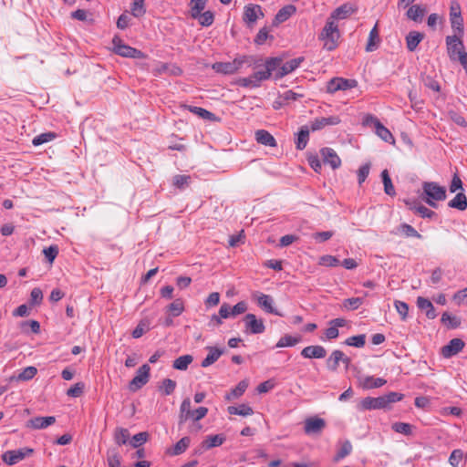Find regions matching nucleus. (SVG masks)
Instances as JSON below:
<instances>
[{
  "instance_id": "1",
  "label": "nucleus",
  "mask_w": 467,
  "mask_h": 467,
  "mask_svg": "<svg viewBox=\"0 0 467 467\" xmlns=\"http://www.w3.org/2000/svg\"><path fill=\"white\" fill-rule=\"evenodd\" d=\"M403 397V394L398 392H389L377 398L367 397L358 402V409L359 410L386 409L389 404L401 400Z\"/></svg>"
},
{
  "instance_id": "2",
  "label": "nucleus",
  "mask_w": 467,
  "mask_h": 467,
  "mask_svg": "<svg viewBox=\"0 0 467 467\" xmlns=\"http://www.w3.org/2000/svg\"><path fill=\"white\" fill-rule=\"evenodd\" d=\"M340 33L337 25L330 19H327L326 25L319 36L324 42L323 47L327 51H332L338 46Z\"/></svg>"
},
{
  "instance_id": "3",
  "label": "nucleus",
  "mask_w": 467,
  "mask_h": 467,
  "mask_svg": "<svg viewBox=\"0 0 467 467\" xmlns=\"http://www.w3.org/2000/svg\"><path fill=\"white\" fill-rule=\"evenodd\" d=\"M423 193L426 195L424 201L430 206L437 208V201H443L446 198V190L436 182H424L422 185Z\"/></svg>"
},
{
  "instance_id": "4",
  "label": "nucleus",
  "mask_w": 467,
  "mask_h": 467,
  "mask_svg": "<svg viewBox=\"0 0 467 467\" xmlns=\"http://www.w3.org/2000/svg\"><path fill=\"white\" fill-rule=\"evenodd\" d=\"M363 125L372 127L375 133L385 142H395V139L389 130L387 129L375 116L367 114L363 119Z\"/></svg>"
},
{
  "instance_id": "5",
  "label": "nucleus",
  "mask_w": 467,
  "mask_h": 467,
  "mask_svg": "<svg viewBox=\"0 0 467 467\" xmlns=\"http://www.w3.org/2000/svg\"><path fill=\"white\" fill-rule=\"evenodd\" d=\"M462 36L458 35L448 36L446 37L447 53L451 61L458 60L461 62V57L463 54H467L464 51V46L461 39Z\"/></svg>"
},
{
  "instance_id": "6",
  "label": "nucleus",
  "mask_w": 467,
  "mask_h": 467,
  "mask_svg": "<svg viewBox=\"0 0 467 467\" xmlns=\"http://www.w3.org/2000/svg\"><path fill=\"white\" fill-rule=\"evenodd\" d=\"M34 453L32 448L24 447L18 450L6 451L2 454V460L7 465H15Z\"/></svg>"
},
{
  "instance_id": "7",
  "label": "nucleus",
  "mask_w": 467,
  "mask_h": 467,
  "mask_svg": "<svg viewBox=\"0 0 467 467\" xmlns=\"http://www.w3.org/2000/svg\"><path fill=\"white\" fill-rule=\"evenodd\" d=\"M150 368L148 364H144L139 368L136 376L130 380L129 389L136 392L146 385L150 379Z\"/></svg>"
},
{
  "instance_id": "8",
  "label": "nucleus",
  "mask_w": 467,
  "mask_h": 467,
  "mask_svg": "<svg viewBox=\"0 0 467 467\" xmlns=\"http://www.w3.org/2000/svg\"><path fill=\"white\" fill-rule=\"evenodd\" d=\"M265 16L259 5H247L244 8L243 20L248 27H253L259 18Z\"/></svg>"
},
{
  "instance_id": "9",
  "label": "nucleus",
  "mask_w": 467,
  "mask_h": 467,
  "mask_svg": "<svg viewBox=\"0 0 467 467\" xmlns=\"http://www.w3.org/2000/svg\"><path fill=\"white\" fill-rule=\"evenodd\" d=\"M342 362L345 365L346 369L348 368L351 363L350 358L346 356L341 350L336 349L332 351L330 356L326 361L327 368L330 371H337L339 366V363Z\"/></svg>"
},
{
  "instance_id": "10",
  "label": "nucleus",
  "mask_w": 467,
  "mask_h": 467,
  "mask_svg": "<svg viewBox=\"0 0 467 467\" xmlns=\"http://www.w3.org/2000/svg\"><path fill=\"white\" fill-rule=\"evenodd\" d=\"M358 82L355 79L334 78L327 82V91L333 94L338 90H348L356 88Z\"/></svg>"
},
{
  "instance_id": "11",
  "label": "nucleus",
  "mask_w": 467,
  "mask_h": 467,
  "mask_svg": "<svg viewBox=\"0 0 467 467\" xmlns=\"http://www.w3.org/2000/svg\"><path fill=\"white\" fill-rule=\"evenodd\" d=\"M112 43L114 52L121 57L140 58L142 56L141 51L123 44L119 37H114Z\"/></svg>"
},
{
  "instance_id": "12",
  "label": "nucleus",
  "mask_w": 467,
  "mask_h": 467,
  "mask_svg": "<svg viewBox=\"0 0 467 467\" xmlns=\"http://www.w3.org/2000/svg\"><path fill=\"white\" fill-rule=\"evenodd\" d=\"M244 322L246 333L262 334L265 330L263 319H258L254 314H246Z\"/></svg>"
},
{
  "instance_id": "13",
  "label": "nucleus",
  "mask_w": 467,
  "mask_h": 467,
  "mask_svg": "<svg viewBox=\"0 0 467 467\" xmlns=\"http://www.w3.org/2000/svg\"><path fill=\"white\" fill-rule=\"evenodd\" d=\"M253 298L256 301L258 306L261 307L265 312L279 317L283 316L278 310H276L273 306L274 299L271 296L257 292L253 295Z\"/></svg>"
},
{
  "instance_id": "14",
  "label": "nucleus",
  "mask_w": 467,
  "mask_h": 467,
  "mask_svg": "<svg viewBox=\"0 0 467 467\" xmlns=\"http://www.w3.org/2000/svg\"><path fill=\"white\" fill-rule=\"evenodd\" d=\"M325 427V420L315 416L306 419L304 431L308 435L320 434Z\"/></svg>"
},
{
  "instance_id": "15",
  "label": "nucleus",
  "mask_w": 467,
  "mask_h": 467,
  "mask_svg": "<svg viewBox=\"0 0 467 467\" xmlns=\"http://www.w3.org/2000/svg\"><path fill=\"white\" fill-rule=\"evenodd\" d=\"M212 68L217 72L223 75H232L236 73L240 69V63L235 61V58L233 61L229 62H216L212 65Z\"/></svg>"
},
{
  "instance_id": "16",
  "label": "nucleus",
  "mask_w": 467,
  "mask_h": 467,
  "mask_svg": "<svg viewBox=\"0 0 467 467\" xmlns=\"http://www.w3.org/2000/svg\"><path fill=\"white\" fill-rule=\"evenodd\" d=\"M464 342L461 338H453L450 342L443 346L441 348V355L445 358H450L457 355L464 348Z\"/></svg>"
},
{
  "instance_id": "17",
  "label": "nucleus",
  "mask_w": 467,
  "mask_h": 467,
  "mask_svg": "<svg viewBox=\"0 0 467 467\" xmlns=\"http://www.w3.org/2000/svg\"><path fill=\"white\" fill-rule=\"evenodd\" d=\"M56 422L54 416L35 417L26 421V427L32 430H43Z\"/></svg>"
},
{
  "instance_id": "18",
  "label": "nucleus",
  "mask_w": 467,
  "mask_h": 467,
  "mask_svg": "<svg viewBox=\"0 0 467 467\" xmlns=\"http://www.w3.org/2000/svg\"><path fill=\"white\" fill-rule=\"evenodd\" d=\"M304 61V57H296L284 63L276 71L275 77L276 79L282 78L289 73L296 70Z\"/></svg>"
},
{
  "instance_id": "19",
  "label": "nucleus",
  "mask_w": 467,
  "mask_h": 467,
  "mask_svg": "<svg viewBox=\"0 0 467 467\" xmlns=\"http://www.w3.org/2000/svg\"><path fill=\"white\" fill-rule=\"evenodd\" d=\"M340 123L338 116L322 117L314 119L311 122L310 129L312 131L322 130L326 126H335Z\"/></svg>"
},
{
  "instance_id": "20",
  "label": "nucleus",
  "mask_w": 467,
  "mask_h": 467,
  "mask_svg": "<svg viewBox=\"0 0 467 467\" xmlns=\"http://www.w3.org/2000/svg\"><path fill=\"white\" fill-rule=\"evenodd\" d=\"M355 12L356 8L351 4H343L331 13L328 19L333 20L334 22L335 20L346 19Z\"/></svg>"
},
{
  "instance_id": "21",
  "label": "nucleus",
  "mask_w": 467,
  "mask_h": 467,
  "mask_svg": "<svg viewBox=\"0 0 467 467\" xmlns=\"http://www.w3.org/2000/svg\"><path fill=\"white\" fill-rule=\"evenodd\" d=\"M321 155L324 163L330 165L332 169L335 170L340 167L341 160L333 149L323 148L321 150Z\"/></svg>"
},
{
  "instance_id": "22",
  "label": "nucleus",
  "mask_w": 467,
  "mask_h": 467,
  "mask_svg": "<svg viewBox=\"0 0 467 467\" xmlns=\"http://www.w3.org/2000/svg\"><path fill=\"white\" fill-rule=\"evenodd\" d=\"M405 203L410 210L419 213L422 218L431 219L436 215V213L433 211L420 204L416 200H405Z\"/></svg>"
},
{
  "instance_id": "23",
  "label": "nucleus",
  "mask_w": 467,
  "mask_h": 467,
  "mask_svg": "<svg viewBox=\"0 0 467 467\" xmlns=\"http://www.w3.org/2000/svg\"><path fill=\"white\" fill-rule=\"evenodd\" d=\"M301 355L305 358H324L327 355V350L319 345L308 346L302 349Z\"/></svg>"
},
{
  "instance_id": "24",
  "label": "nucleus",
  "mask_w": 467,
  "mask_h": 467,
  "mask_svg": "<svg viewBox=\"0 0 467 467\" xmlns=\"http://www.w3.org/2000/svg\"><path fill=\"white\" fill-rule=\"evenodd\" d=\"M347 324L345 318H335L329 321V327L326 329L325 335L327 339H335L338 337V327H342Z\"/></svg>"
},
{
  "instance_id": "25",
  "label": "nucleus",
  "mask_w": 467,
  "mask_h": 467,
  "mask_svg": "<svg viewBox=\"0 0 467 467\" xmlns=\"http://www.w3.org/2000/svg\"><path fill=\"white\" fill-rule=\"evenodd\" d=\"M223 434L209 435L201 444V450H210L214 447L221 446L225 441Z\"/></svg>"
},
{
  "instance_id": "26",
  "label": "nucleus",
  "mask_w": 467,
  "mask_h": 467,
  "mask_svg": "<svg viewBox=\"0 0 467 467\" xmlns=\"http://www.w3.org/2000/svg\"><path fill=\"white\" fill-rule=\"evenodd\" d=\"M209 351L206 358L202 361L201 366L202 368H207L213 365L215 361L219 359V358L223 354V349L217 348L215 347H207Z\"/></svg>"
},
{
  "instance_id": "27",
  "label": "nucleus",
  "mask_w": 467,
  "mask_h": 467,
  "mask_svg": "<svg viewBox=\"0 0 467 467\" xmlns=\"http://www.w3.org/2000/svg\"><path fill=\"white\" fill-rule=\"evenodd\" d=\"M255 140L258 143L269 146V147H275L276 146V140L273 137L271 133H269L265 130H258L255 131Z\"/></svg>"
},
{
  "instance_id": "28",
  "label": "nucleus",
  "mask_w": 467,
  "mask_h": 467,
  "mask_svg": "<svg viewBox=\"0 0 467 467\" xmlns=\"http://www.w3.org/2000/svg\"><path fill=\"white\" fill-rule=\"evenodd\" d=\"M417 306L420 310L425 311L428 318L433 319L436 317L437 314L435 312V308L429 299L421 296L418 297Z\"/></svg>"
},
{
  "instance_id": "29",
  "label": "nucleus",
  "mask_w": 467,
  "mask_h": 467,
  "mask_svg": "<svg viewBox=\"0 0 467 467\" xmlns=\"http://www.w3.org/2000/svg\"><path fill=\"white\" fill-rule=\"evenodd\" d=\"M296 12V7L293 5H287L282 7L275 16V22L276 24L286 21L291 16Z\"/></svg>"
},
{
  "instance_id": "30",
  "label": "nucleus",
  "mask_w": 467,
  "mask_h": 467,
  "mask_svg": "<svg viewBox=\"0 0 467 467\" xmlns=\"http://www.w3.org/2000/svg\"><path fill=\"white\" fill-rule=\"evenodd\" d=\"M424 37V35L420 33V32H417V31H411L408 34V36H406V44H407V48L409 49V51H414L418 45L421 42V40L423 39Z\"/></svg>"
},
{
  "instance_id": "31",
  "label": "nucleus",
  "mask_w": 467,
  "mask_h": 467,
  "mask_svg": "<svg viewBox=\"0 0 467 467\" xmlns=\"http://www.w3.org/2000/svg\"><path fill=\"white\" fill-rule=\"evenodd\" d=\"M387 380L381 378H375L373 376H367L362 379V387L364 389H377L384 386Z\"/></svg>"
},
{
  "instance_id": "32",
  "label": "nucleus",
  "mask_w": 467,
  "mask_h": 467,
  "mask_svg": "<svg viewBox=\"0 0 467 467\" xmlns=\"http://www.w3.org/2000/svg\"><path fill=\"white\" fill-rule=\"evenodd\" d=\"M310 128L308 126H302L297 133V140L296 141L297 150H304L307 144Z\"/></svg>"
},
{
  "instance_id": "33",
  "label": "nucleus",
  "mask_w": 467,
  "mask_h": 467,
  "mask_svg": "<svg viewBox=\"0 0 467 467\" xmlns=\"http://www.w3.org/2000/svg\"><path fill=\"white\" fill-rule=\"evenodd\" d=\"M227 410L231 415H240L244 417L251 416L254 414L253 409L247 404H241L237 407L229 406Z\"/></svg>"
},
{
  "instance_id": "34",
  "label": "nucleus",
  "mask_w": 467,
  "mask_h": 467,
  "mask_svg": "<svg viewBox=\"0 0 467 467\" xmlns=\"http://www.w3.org/2000/svg\"><path fill=\"white\" fill-rule=\"evenodd\" d=\"M248 383L246 380L240 381L237 386L225 395V400H232L241 397L246 390Z\"/></svg>"
},
{
  "instance_id": "35",
  "label": "nucleus",
  "mask_w": 467,
  "mask_h": 467,
  "mask_svg": "<svg viewBox=\"0 0 467 467\" xmlns=\"http://www.w3.org/2000/svg\"><path fill=\"white\" fill-rule=\"evenodd\" d=\"M451 208L458 209L459 211H464L467 208V198L463 192H458L455 197L449 202Z\"/></svg>"
},
{
  "instance_id": "36",
  "label": "nucleus",
  "mask_w": 467,
  "mask_h": 467,
  "mask_svg": "<svg viewBox=\"0 0 467 467\" xmlns=\"http://www.w3.org/2000/svg\"><path fill=\"white\" fill-rule=\"evenodd\" d=\"M379 31L377 25L370 30L368 36V41L366 46V51L371 52L378 48L379 46Z\"/></svg>"
},
{
  "instance_id": "37",
  "label": "nucleus",
  "mask_w": 467,
  "mask_h": 467,
  "mask_svg": "<svg viewBox=\"0 0 467 467\" xmlns=\"http://www.w3.org/2000/svg\"><path fill=\"white\" fill-rule=\"evenodd\" d=\"M193 358L191 355H183L177 358L172 364L173 368L178 370H186L192 362Z\"/></svg>"
},
{
  "instance_id": "38",
  "label": "nucleus",
  "mask_w": 467,
  "mask_h": 467,
  "mask_svg": "<svg viewBox=\"0 0 467 467\" xmlns=\"http://www.w3.org/2000/svg\"><path fill=\"white\" fill-rule=\"evenodd\" d=\"M191 400L189 398H186L182 400L180 407V414H179V423L182 424L187 421L188 414L191 413Z\"/></svg>"
},
{
  "instance_id": "39",
  "label": "nucleus",
  "mask_w": 467,
  "mask_h": 467,
  "mask_svg": "<svg viewBox=\"0 0 467 467\" xmlns=\"http://www.w3.org/2000/svg\"><path fill=\"white\" fill-rule=\"evenodd\" d=\"M381 178H382V182H383V185H384V192H385V193L389 195V196H394L396 194V192H395V189H394V186L392 184V182H391V179L389 177L388 170L382 171Z\"/></svg>"
},
{
  "instance_id": "40",
  "label": "nucleus",
  "mask_w": 467,
  "mask_h": 467,
  "mask_svg": "<svg viewBox=\"0 0 467 467\" xmlns=\"http://www.w3.org/2000/svg\"><path fill=\"white\" fill-rule=\"evenodd\" d=\"M191 443V439L188 436L182 438L172 448L171 455H180L183 453Z\"/></svg>"
},
{
  "instance_id": "41",
  "label": "nucleus",
  "mask_w": 467,
  "mask_h": 467,
  "mask_svg": "<svg viewBox=\"0 0 467 467\" xmlns=\"http://www.w3.org/2000/svg\"><path fill=\"white\" fill-rule=\"evenodd\" d=\"M424 12L425 10L420 5H411L407 11V16L410 19L418 22L421 20L422 16H424Z\"/></svg>"
},
{
  "instance_id": "42",
  "label": "nucleus",
  "mask_w": 467,
  "mask_h": 467,
  "mask_svg": "<svg viewBox=\"0 0 467 467\" xmlns=\"http://www.w3.org/2000/svg\"><path fill=\"white\" fill-rule=\"evenodd\" d=\"M301 340L300 337H292L290 335H285L282 337L278 342L276 343V348H286V347H293L299 343Z\"/></svg>"
},
{
  "instance_id": "43",
  "label": "nucleus",
  "mask_w": 467,
  "mask_h": 467,
  "mask_svg": "<svg viewBox=\"0 0 467 467\" xmlns=\"http://www.w3.org/2000/svg\"><path fill=\"white\" fill-rule=\"evenodd\" d=\"M167 311L172 317H178L184 311V306L182 299L177 298L167 306Z\"/></svg>"
},
{
  "instance_id": "44",
  "label": "nucleus",
  "mask_w": 467,
  "mask_h": 467,
  "mask_svg": "<svg viewBox=\"0 0 467 467\" xmlns=\"http://www.w3.org/2000/svg\"><path fill=\"white\" fill-rule=\"evenodd\" d=\"M130 439V432L127 429L117 428L114 432V440L117 444H126Z\"/></svg>"
},
{
  "instance_id": "45",
  "label": "nucleus",
  "mask_w": 467,
  "mask_h": 467,
  "mask_svg": "<svg viewBox=\"0 0 467 467\" xmlns=\"http://www.w3.org/2000/svg\"><path fill=\"white\" fill-rule=\"evenodd\" d=\"M191 182V176L189 175H175L172 179V184L174 187L180 190L185 189Z\"/></svg>"
},
{
  "instance_id": "46",
  "label": "nucleus",
  "mask_w": 467,
  "mask_h": 467,
  "mask_svg": "<svg viewBox=\"0 0 467 467\" xmlns=\"http://www.w3.org/2000/svg\"><path fill=\"white\" fill-rule=\"evenodd\" d=\"M55 138H56V134L54 132H45V133H41V134L36 136L33 139L32 143L34 146H39L44 143L51 141Z\"/></svg>"
},
{
  "instance_id": "47",
  "label": "nucleus",
  "mask_w": 467,
  "mask_h": 467,
  "mask_svg": "<svg viewBox=\"0 0 467 467\" xmlns=\"http://www.w3.org/2000/svg\"><path fill=\"white\" fill-rule=\"evenodd\" d=\"M196 19L199 20L201 26H210L213 23L214 15L211 11H205L203 13L199 12Z\"/></svg>"
},
{
  "instance_id": "48",
  "label": "nucleus",
  "mask_w": 467,
  "mask_h": 467,
  "mask_svg": "<svg viewBox=\"0 0 467 467\" xmlns=\"http://www.w3.org/2000/svg\"><path fill=\"white\" fill-rule=\"evenodd\" d=\"M363 304V298L361 297H351L345 299L342 303V306L347 310H356Z\"/></svg>"
},
{
  "instance_id": "49",
  "label": "nucleus",
  "mask_w": 467,
  "mask_h": 467,
  "mask_svg": "<svg viewBox=\"0 0 467 467\" xmlns=\"http://www.w3.org/2000/svg\"><path fill=\"white\" fill-rule=\"evenodd\" d=\"M208 413V409L205 407H199L195 410H192L191 413L188 414L187 420H192L193 421H199L204 418Z\"/></svg>"
},
{
  "instance_id": "50",
  "label": "nucleus",
  "mask_w": 467,
  "mask_h": 467,
  "mask_svg": "<svg viewBox=\"0 0 467 467\" xmlns=\"http://www.w3.org/2000/svg\"><path fill=\"white\" fill-rule=\"evenodd\" d=\"M366 343V336L364 334L353 336L346 339L345 344L350 347L362 348Z\"/></svg>"
},
{
  "instance_id": "51",
  "label": "nucleus",
  "mask_w": 467,
  "mask_h": 467,
  "mask_svg": "<svg viewBox=\"0 0 467 467\" xmlns=\"http://www.w3.org/2000/svg\"><path fill=\"white\" fill-rule=\"evenodd\" d=\"M351 451H352V444L349 441H346L342 443L340 449L337 451V452L335 456V460L339 461V460L345 458L346 456H348V454H350Z\"/></svg>"
},
{
  "instance_id": "52",
  "label": "nucleus",
  "mask_w": 467,
  "mask_h": 467,
  "mask_svg": "<svg viewBox=\"0 0 467 467\" xmlns=\"http://www.w3.org/2000/svg\"><path fill=\"white\" fill-rule=\"evenodd\" d=\"M188 109L194 113L195 115L199 116L202 119H213L214 115L205 109L200 108V107H194V106H188Z\"/></svg>"
},
{
  "instance_id": "53",
  "label": "nucleus",
  "mask_w": 467,
  "mask_h": 467,
  "mask_svg": "<svg viewBox=\"0 0 467 467\" xmlns=\"http://www.w3.org/2000/svg\"><path fill=\"white\" fill-rule=\"evenodd\" d=\"M146 13L144 0H134L131 5V14L135 17H140Z\"/></svg>"
},
{
  "instance_id": "54",
  "label": "nucleus",
  "mask_w": 467,
  "mask_h": 467,
  "mask_svg": "<svg viewBox=\"0 0 467 467\" xmlns=\"http://www.w3.org/2000/svg\"><path fill=\"white\" fill-rule=\"evenodd\" d=\"M392 430L398 433L408 436L412 433V426L405 422H395L392 424Z\"/></svg>"
},
{
  "instance_id": "55",
  "label": "nucleus",
  "mask_w": 467,
  "mask_h": 467,
  "mask_svg": "<svg viewBox=\"0 0 467 467\" xmlns=\"http://www.w3.org/2000/svg\"><path fill=\"white\" fill-rule=\"evenodd\" d=\"M192 6L191 9V16L192 18H197L199 12H202L206 5L208 0H191Z\"/></svg>"
},
{
  "instance_id": "56",
  "label": "nucleus",
  "mask_w": 467,
  "mask_h": 467,
  "mask_svg": "<svg viewBox=\"0 0 467 467\" xmlns=\"http://www.w3.org/2000/svg\"><path fill=\"white\" fill-rule=\"evenodd\" d=\"M176 388V382L171 379H165L162 380L161 385L160 386V390L163 392L164 395H171Z\"/></svg>"
},
{
  "instance_id": "57",
  "label": "nucleus",
  "mask_w": 467,
  "mask_h": 467,
  "mask_svg": "<svg viewBox=\"0 0 467 467\" xmlns=\"http://www.w3.org/2000/svg\"><path fill=\"white\" fill-rule=\"evenodd\" d=\"M281 59L278 57H270L266 59L265 66V71H268L269 77H271L272 73L275 70H278L280 67Z\"/></svg>"
},
{
  "instance_id": "58",
  "label": "nucleus",
  "mask_w": 467,
  "mask_h": 467,
  "mask_svg": "<svg viewBox=\"0 0 467 467\" xmlns=\"http://www.w3.org/2000/svg\"><path fill=\"white\" fill-rule=\"evenodd\" d=\"M37 372V369L33 367L29 366L24 368L17 376L18 380H29L33 379Z\"/></svg>"
},
{
  "instance_id": "59",
  "label": "nucleus",
  "mask_w": 467,
  "mask_h": 467,
  "mask_svg": "<svg viewBox=\"0 0 467 467\" xmlns=\"http://www.w3.org/2000/svg\"><path fill=\"white\" fill-rule=\"evenodd\" d=\"M85 384L78 382L67 390V395L72 398H78L83 394Z\"/></svg>"
},
{
  "instance_id": "60",
  "label": "nucleus",
  "mask_w": 467,
  "mask_h": 467,
  "mask_svg": "<svg viewBox=\"0 0 467 467\" xmlns=\"http://www.w3.org/2000/svg\"><path fill=\"white\" fill-rule=\"evenodd\" d=\"M148 437H149V435L147 432H145V431L139 432L131 438L130 445L133 448H138L147 441Z\"/></svg>"
},
{
  "instance_id": "61",
  "label": "nucleus",
  "mask_w": 467,
  "mask_h": 467,
  "mask_svg": "<svg viewBox=\"0 0 467 467\" xmlns=\"http://www.w3.org/2000/svg\"><path fill=\"white\" fill-rule=\"evenodd\" d=\"M235 61L240 63V68L246 64L248 67H258V60L253 56H240L235 57Z\"/></svg>"
},
{
  "instance_id": "62",
  "label": "nucleus",
  "mask_w": 467,
  "mask_h": 467,
  "mask_svg": "<svg viewBox=\"0 0 467 467\" xmlns=\"http://www.w3.org/2000/svg\"><path fill=\"white\" fill-rule=\"evenodd\" d=\"M462 458L463 452L462 450H453L449 457V462L452 467H459Z\"/></svg>"
},
{
  "instance_id": "63",
  "label": "nucleus",
  "mask_w": 467,
  "mask_h": 467,
  "mask_svg": "<svg viewBox=\"0 0 467 467\" xmlns=\"http://www.w3.org/2000/svg\"><path fill=\"white\" fill-rule=\"evenodd\" d=\"M451 28L458 33L460 36L463 35V18L462 16L457 17H451L450 19Z\"/></svg>"
},
{
  "instance_id": "64",
  "label": "nucleus",
  "mask_w": 467,
  "mask_h": 467,
  "mask_svg": "<svg viewBox=\"0 0 467 467\" xmlns=\"http://www.w3.org/2000/svg\"><path fill=\"white\" fill-rule=\"evenodd\" d=\"M319 265L325 266H337L339 265V260L333 255H323L319 259Z\"/></svg>"
}]
</instances>
